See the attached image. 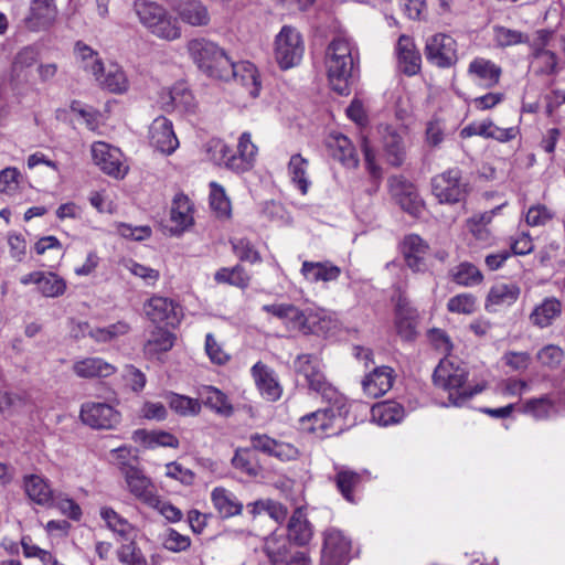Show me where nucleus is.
<instances>
[{
	"instance_id": "12",
	"label": "nucleus",
	"mask_w": 565,
	"mask_h": 565,
	"mask_svg": "<svg viewBox=\"0 0 565 565\" xmlns=\"http://www.w3.org/2000/svg\"><path fill=\"white\" fill-rule=\"evenodd\" d=\"M149 145L163 154L173 153L179 147V140L174 134L172 121L159 116L149 126Z\"/></svg>"
},
{
	"instance_id": "39",
	"label": "nucleus",
	"mask_w": 565,
	"mask_h": 565,
	"mask_svg": "<svg viewBox=\"0 0 565 565\" xmlns=\"http://www.w3.org/2000/svg\"><path fill=\"white\" fill-rule=\"evenodd\" d=\"M170 215L178 232H183L193 223L192 205L186 195L177 194L174 196Z\"/></svg>"
},
{
	"instance_id": "57",
	"label": "nucleus",
	"mask_w": 565,
	"mask_h": 565,
	"mask_svg": "<svg viewBox=\"0 0 565 565\" xmlns=\"http://www.w3.org/2000/svg\"><path fill=\"white\" fill-rule=\"evenodd\" d=\"M450 312L470 315L476 310V297L471 294H460L448 300Z\"/></svg>"
},
{
	"instance_id": "35",
	"label": "nucleus",
	"mask_w": 565,
	"mask_h": 565,
	"mask_svg": "<svg viewBox=\"0 0 565 565\" xmlns=\"http://www.w3.org/2000/svg\"><path fill=\"white\" fill-rule=\"evenodd\" d=\"M200 398L206 407L222 416L228 417L234 412L227 396L214 386H204L200 391Z\"/></svg>"
},
{
	"instance_id": "63",
	"label": "nucleus",
	"mask_w": 565,
	"mask_h": 565,
	"mask_svg": "<svg viewBox=\"0 0 565 565\" xmlns=\"http://www.w3.org/2000/svg\"><path fill=\"white\" fill-rule=\"evenodd\" d=\"M118 559L120 563H122L125 565H145L146 564V561H145L140 550L132 542L120 546V548L118 550Z\"/></svg>"
},
{
	"instance_id": "40",
	"label": "nucleus",
	"mask_w": 565,
	"mask_h": 565,
	"mask_svg": "<svg viewBox=\"0 0 565 565\" xmlns=\"http://www.w3.org/2000/svg\"><path fill=\"white\" fill-rule=\"evenodd\" d=\"M175 337L170 331L156 328L151 331L149 339L143 345L147 355L153 356L162 352H168L174 344Z\"/></svg>"
},
{
	"instance_id": "28",
	"label": "nucleus",
	"mask_w": 565,
	"mask_h": 565,
	"mask_svg": "<svg viewBox=\"0 0 565 565\" xmlns=\"http://www.w3.org/2000/svg\"><path fill=\"white\" fill-rule=\"evenodd\" d=\"M328 148L331 156L342 164L356 168L359 159L350 139L343 135L331 136L328 140Z\"/></svg>"
},
{
	"instance_id": "62",
	"label": "nucleus",
	"mask_w": 565,
	"mask_h": 565,
	"mask_svg": "<svg viewBox=\"0 0 565 565\" xmlns=\"http://www.w3.org/2000/svg\"><path fill=\"white\" fill-rule=\"evenodd\" d=\"M25 494H53L49 481L40 475H26L23 478Z\"/></svg>"
},
{
	"instance_id": "6",
	"label": "nucleus",
	"mask_w": 565,
	"mask_h": 565,
	"mask_svg": "<svg viewBox=\"0 0 565 565\" xmlns=\"http://www.w3.org/2000/svg\"><path fill=\"white\" fill-rule=\"evenodd\" d=\"M470 183L458 167L435 175L431 179L433 194L440 203L455 204L465 201L470 192Z\"/></svg>"
},
{
	"instance_id": "36",
	"label": "nucleus",
	"mask_w": 565,
	"mask_h": 565,
	"mask_svg": "<svg viewBox=\"0 0 565 565\" xmlns=\"http://www.w3.org/2000/svg\"><path fill=\"white\" fill-rule=\"evenodd\" d=\"M319 320V316L313 313L311 310L302 311L291 305L285 323L291 330L302 332L303 334H309L316 332L315 327Z\"/></svg>"
},
{
	"instance_id": "3",
	"label": "nucleus",
	"mask_w": 565,
	"mask_h": 565,
	"mask_svg": "<svg viewBox=\"0 0 565 565\" xmlns=\"http://www.w3.org/2000/svg\"><path fill=\"white\" fill-rule=\"evenodd\" d=\"M188 51L206 75L221 81H230L233 75V60L217 44L205 39L189 42Z\"/></svg>"
},
{
	"instance_id": "51",
	"label": "nucleus",
	"mask_w": 565,
	"mask_h": 565,
	"mask_svg": "<svg viewBox=\"0 0 565 565\" xmlns=\"http://www.w3.org/2000/svg\"><path fill=\"white\" fill-rule=\"evenodd\" d=\"M536 360L543 367L555 370L564 360V351L555 344H547L536 353Z\"/></svg>"
},
{
	"instance_id": "49",
	"label": "nucleus",
	"mask_w": 565,
	"mask_h": 565,
	"mask_svg": "<svg viewBox=\"0 0 565 565\" xmlns=\"http://www.w3.org/2000/svg\"><path fill=\"white\" fill-rule=\"evenodd\" d=\"M494 41L500 47H508L520 43H527L529 36L520 31L512 30L505 26H493Z\"/></svg>"
},
{
	"instance_id": "41",
	"label": "nucleus",
	"mask_w": 565,
	"mask_h": 565,
	"mask_svg": "<svg viewBox=\"0 0 565 565\" xmlns=\"http://www.w3.org/2000/svg\"><path fill=\"white\" fill-rule=\"evenodd\" d=\"M214 279L218 284H227L241 289H245L249 285L250 276L247 274L243 266L236 265L232 268H220L215 273Z\"/></svg>"
},
{
	"instance_id": "32",
	"label": "nucleus",
	"mask_w": 565,
	"mask_h": 565,
	"mask_svg": "<svg viewBox=\"0 0 565 565\" xmlns=\"http://www.w3.org/2000/svg\"><path fill=\"white\" fill-rule=\"evenodd\" d=\"M468 72L483 82L486 87H493L499 83L502 70L490 60L477 57L469 64Z\"/></svg>"
},
{
	"instance_id": "45",
	"label": "nucleus",
	"mask_w": 565,
	"mask_h": 565,
	"mask_svg": "<svg viewBox=\"0 0 565 565\" xmlns=\"http://www.w3.org/2000/svg\"><path fill=\"white\" fill-rule=\"evenodd\" d=\"M210 189L211 209L216 213L218 217L230 218L232 212L231 202L225 193L224 188L216 182H211Z\"/></svg>"
},
{
	"instance_id": "18",
	"label": "nucleus",
	"mask_w": 565,
	"mask_h": 565,
	"mask_svg": "<svg viewBox=\"0 0 565 565\" xmlns=\"http://www.w3.org/2000/svg\"><path fill=\"white\" fill-rule=\"evenodd\" d=\"M147 317L154 323L174 327L180 322L178 306L170 299L154 296L145 306Z\"/></svg>"
},
{
	"instance_id": "1",
	"label": "nucleus",
	"mask_w": 565,
	"mask_h": 565,
	"mask_svg": "<svg viewBox=\"0 0 565 565\" xmlns=\"http://www.w3.org/2000/svg\"><path fill=\"white\" fill-rule=\"evenodd\" d=\"M468 370L450 359H443L433 373L434 385L448 393L446 406L462 407L475 395L486 388V384H468Z\"/></svg>"
},
{
	"instance_id": "31",
	"label": "nucleus",
	"mask_w": 565,
	"mask_h": 565,
	"mask_svg": "<svg viewBox=\"0 0 565 565\" xmlns=\"http://www.w3.org/2000/svg\"><path fill=\"white\" fill-rule=\"evenodd\" d=\"M373 422L381 426H390L399 423L405 416L403 405L394 401L377 403L371 408Z\"/></svg>"
},
{
	"instance_id": "46",
	"label": "nucleus",
	"mask_w": 565,
	"mask_h": 565,
	"mask_svg": "<svg viewBox=\"0 0 565 565\" xmlns=\"http://www.w3.org/2000/svg\"><path fill=\"white\" fill-rule=\"evenodd\" d=\"M171 409L181 416H194L201 412V403L198 399L171 393L167 397Z\"/></svg>"
},
{
	"instance_id": "13",
	"label": "nucleus",
	"mask_w": 565,
	"mask_h": 565,
	"mask_svg": "<svg viewBox=\"0 0 565 565\" xmlns=\"http://www.w3.org/2000/svg\"><path fill=\"white\" fill-rule=\"evenodd\" d=\"M397 68L407 76H414L420 71L422 55L416 47L414 40L402 34L395 46Z\"/></svg>"
},
{
	"instance_id": "2",
	"label": "nucleus",
	"mask_w": 565,
	"mask_h": 565,
	"mask_svg": "<svg viewBox=\"0 0 565 565\" xmlns=\"http://www.w3.org/2000/svg\"><path fill=\"white\" fill-rule=\"evenodd\" d=\"M326 67L330 85L339 95L350 94V81L356 71L351 42L342 36L334 38L326 50Z\"/></svg>"
},
{
	"instance_id": "56",
	"label": "nucleus",
	"mask_w": 565,
	"mask_h": 565,
	"mask_svg": "<svg viewBox=\"0 0 565 565\" xmlns=\"http://www.w3.org/2000/svg\"><path fill=\"white\" fill-rule=\"evenodd\" d=\"M214 507L222 518H231L242 512L243 504L237 497H212Z\"/></svg>"
},
{
	"instance_id": "27",
	"label": "nucleus",
	"mask_w": 565,
	"mask_h": 565,
	"mask_svg": "<svg viewBox=\"0 0 565 565\" xmlns=\"http://www.w3.org/2000/svg\"><path fill=\"white\" fill-rule=\"evenodd\" d=\"M252 373L262 395L268 401H277L281 396V387L274 376V372L263 364L257 362L252 367Z\"/></svg>"
},
{
	"instance_id": "44",
	"label": "nucleus",
	"mask_w": 565,
	"mask_h": 565,
	"mask_svg": "<svg viewBox=\"0 0 565 565\" xmlns=\"http://www.w3.org/2000/svg\"><path fill=\"white\" fill-rule=\"evenodd\" d=\"M124 476L132 494H152L150 479L137 466L126 468Z\"/></svg>"
},
{
	"instance_id": "50",
	"label": "nucleus",
	"mask_w": 565,
	"mask_h": 565,
	"mask_svg": "<svg viewBox=\"0 0 565 565\" xmlns=\"http://www.w3.org/2000/svg\"><path fill=\"white\" fill-rule=\"evenodd\" d=\"M206 152L209 159L217 166H225L230 169V161L232 160V150L230 147L220 139H212L206 143Z\"/></svg>"
},
{
	"instance_id": "33",
	"label": "nucleus",
	"mask_w": 565,
	"mask_h": 565,
	"mask_svg": "<svg viewBox=\"0 0 565 565\" xmlns=\"http://www.w3.org/2000/svg\"><path fill=\"white\" fill-rule=\"evenodd\" d=\"M74 373L84 379L89 377H106L111 375L116 369L114 365L105 362L99 358H86L77 361L73 365Z\"/></svg>"
},
{
	"instance_id": "4",
	"label": "nucleus",
	"mask_w": 565,
	"mask_h": 565,
	"mask_svg": "<svg viewBox=\"0 0 565 565\" xmlns=\"http://www.w3.org/2000/svg\"><path fill=\"white\" fill-rule=\"evenodd\" d=\"M134 9L141 24L156 36L168 41L180 38L181 32L175 20L160 4L147 0H136Z\"/></svg>"
},
{
	"instance_id": "60",
	"label": "nucleus",
	"mask_w": 565,
	"mask_h": 565,
	"mask_svg": "<svg viewBox=\"0 0 565 565\" xmlns=\"http://www.w3.org/2000/svg\"><path fill=\"white\" fill-rule=\"evenodd\" d=\"M337 487L342 494L358 490L362 476L352 470H340L337 475Z\"/></svg>"
},
{
	"instance_id": "9",
	"label": "nucleus",
	"mask_w": 565,
	"mask_h": 565,
	"mask_svg": "<svg viewBox=\"0 0 565 565\" xmlns=\"http://www.w3.org/2000/svg\"><path fill=\"white\" fill-rule=\"evenodd\" d=\"M425 55L427 61L437 67H451L458 61L457 42L444 33L431 35L426 41Z\"/></svg>"
},
{
	"instance_id": "8",
	"label": "nucleus",
	"mask_w": 565,
	"mask_h": 565,
	"mask_svg": "<svg viewBox=\"0 0 565 565\" xmlns=\"http://www.w3.org/2000/svg\"><path fill=\"white\" fill-rule=\"evenodd\" d=\"M275 57L282 70L297 65L303 55V42L300 33L291 28L284 26L276 36Z\"/></svg>"
},
{
	"instance_id": "29",
	"label": "nucleus",
	"mask_w": 565,
	"mask_h": 565,
	"mask_svg": "<svg viewBox=\"0 0 565 565\" xmlns=\"http://www.w3.org/2000/svg\"><path fill=\"white\" fill-rule=\"evenodd\" d=\"M313 536L311 524L306 519L302 508H297L288 523V539L297 545L308 544Z\"/></svg>"
},
{
	"instance_id": "23",
	"label": "nucleus",
	"mask_w": 565,
	"mask_h": 565,
	"mask_svg": "<svg viewBox=\"0 0 565 565\" xmlns=\"http://www.w3.org/2000/svg\"><path fill=\"white\" fill-rule=\"evenodd\" d=\"M160 102L166 110L179 109L180 111H192L194 97L184 84H177L160 94Z\"/></svg>"
},
{
	"instance_id": "47",
	"label": "nucleus",
	"mask_w": 565,
	"mask_h": 565,
	"mask_svg": "<svg viewBox=\"0 0 565 565\" xmlns=\"http://www.w3.org/2000/svg\"><path fill=\"white\" fill-rule=\"evenodd\" d=\"M452 279L455 282L461 286H475L479 285L483 276L481 271L470 263H461L452 271Z\"/></svg>"
},
{
	"instance_id": "61",
	"label": "nucleus",
	"mask_w": 565,
	"mask_h": 565,
	"mask_svg": "<svg viewBox=\"0 0 565 565\" xmlns=\"http://www.w3.org/2000/svg\"><path fill=\"white\" fill-rule=\"evenodd\" d=\"M235 255L243 262L256 263L260 259L254 245L246 238L231 241Z\"/></svg>"
},
{
	"instance_id": "19",
	"label": "nucleus",
	"mask_w": 565,
	"mask_h": 565,
	"mask_svg": "<svg viewBox=\"0 0 565 565\" xmlns=\"http://www.w3.org/2000/svg\"><path fill=\"white\" fill-rule=\"evenodd\" d=\"M92 157L96 166L105 173L113 177H122L120 152L103 141L94 142L92 146Z\"/></svg>"
},
{
	"instance_id": "14",
	"label": "nucleus",
	"mask_w": 565,
	"mask_h": 565,
	"mask_svg": "<svg viewBox=\"0 0 565 565\" xmlns=\"http://www.w3.org/2000/svg\"><path fill=\"white\" fill-rule=\"evenodd\" d=\"M401 250L408 268L414 273L427 269L426 256L429 245L417 234H408L401 243Z\"/></svg>"
},
{
	"instance_id": "5",
	"label": "nucleus",
	"mask_w": 565,
	"mask_h": 565,
	"mask_svg": "<svg viewBox=\"0 0 565 565\" xmlns=\"http://www.w3.org/2000/svg\"><path fill=\"white\" fill-rule=\"evenodd\" d=\"M294 370L303 377L308 388L321 395L323 401H341V394L327 381L318 356L299 354L294 361Z\"/></svg>"
},
{
	"instance_id": "16",
	"label": "nucleus",
	"mask_w": 565,
	"mask_h": 565,
	"mask_svg": "<svg viewBox=\"0 0 565 565\" xmlns=\"http://www.w3.org/2000/svg\"><path fill=\"white\" fill-rule=\"evenodd\" d=\"M382 150L385 161L392 167H401L406 161L407 151L404 138L392 127L385 126L381 130Z\"/></svg>"
},
{
	"instance_id": "24",
	"label": "nucleus",
	"mask_w": 565,
	"mask_h": 565,
	"mask_svg": "<svg viewBox=\"0 0 565 565\" xmlns=\"http://www.w3.org/2000/svg\"><path fill=\"white\" fill-rule=\"evenodd\" d=\"M257 147L252 142L250 135L243 132L238 139L237 154L232 152V160L230 161V170L242 173L253 168Z\"/></svg>"
},
{
	"instance_id": "22",
	"label": "nucleus",
	"mask_w": 565,
	"mask_h": 565,
	"mask_svg": "<svg viewBox=\"0 0 565 565\" xmlns=\"http://www.w3.org/2000/svg\"><path fill=\"white\" fill-rule=\"evenodd\" d=\"M180 19L193 26H204L210 22L206 7L200 0H172Z\"/></svg>"
},
{
	"instance_id": "30",
	"label": "nucleus",
	"mask_w": 565,
	"mask_h": 565,
	"mask_svg": "<svg viewBox=\"0 0 565 565\" xmlns=\"http://www.w3.org/2000/svg\"><path fill=\"white\" fill-rule=\"evenodd\" d=\"M99 85L114 94H122L128 89L129 83L124 70L117 64L105 66L102 74L94 75Z\"/></svg>"
},
{
	"instance_id": "25",
	"label": "nucleus",
	"mask_w": 565,
	"mask_h": 565,
	"mask_svg": "<svg viewBox=\"0 0 565 565\" xmlns=\"http://www.w3.org/2000/svg\"><path fill=\"white\" fill-rule=\"evenodd\" d=\"M562 309V302L557 298L547 297L534 307L529 319L537 328H547L561 316Z\"/></svg>"
},
{
	"instance_id": "43",
	"label": "nucleus",
	"mask_w": 565,
	"mask_h": 565,
	"mask_svg": "<svg viewBox=\"0 0 565 565\" xmlns=\"http://www.w3.org/2000/svg\"><path fill=\"white\" fill-rule=\"evenodd\" d=\"M38 289L44 297H60L66 290V281L55 273L42 271Z\"/></svg>"
},
{
	"instance_id": "15",
	"label": "nucleus",
	"mask_w": 565,
	"mask_h": 565,
	"mask_svg": "<svg viewBox=\"0 0 565 565\" xmlns=\"http://www.w3.org/2000/svg\"><path fill=\"white\" fill-rule=\"evenodd\" d=\"M390 186L397 203L412 216H419L423 211V202L412 183L401 177L390 179Z\"/></svg>"
},
{
	"instance_id": "59",
	"label": "nucleus",
	"mask_w": 565,
	"mask_h": 565,
	"mask_svg": "<svg viewBox=\"0 0 565 565\" xmlns=\"http://www.w3.org/2000/svg\"><path fill=\"white\" fill-rule=\"evenodd\" d=\"M162 544L168 551L178 553L188 550L190 547L191 540L189 536L179 533L174 529H168Z\"/></svg>"
},
{
	"instance_id": "53",
	"label": "nucleus",
	"mask_w": 565,
	"mask_h": 565,
	"mask_svg": "<svg viewBox=\"0 0 565 565\" xmlns=\"http://www.w3.org/2000/svg\"><path fill=\"white\" fill-rule=\"evenodd\" d=\"M75 50L82 62L92 61V65H88V63L83 65L84 70L90 72L93 75L102 74L105 71L102 60L92 47L82 42H77Z\"/></svg>"
},
{
	"instance_id": "21",
	"label": "nucleus",
	"mask_w": 565,
	"mask_h": 565,
	"mask_svg": "<svg viewBox=\"0 0 565 565\" xmlns=\"http://www.w3.org/2000/svg\"><path fill=\"white\" fill-rule=\"evenodd\" d=\"M250 443L254 450L274 456L280 460H291L298 456V450L294 446L277 441L267 435H253Z\"/></svg>"
},
{
	"instance_id": "64",
	"label": "nucleus",
	"mask_w": 565,
	"mask_h": 565,
	"mask_svg": "<svg viewBox=\"0 0 565 565\" xmlns=\"http://www.w3.org/2000/svg\"><path fill=\"white\" fill-rule=\"evenodd\" d=\"M551 406L552 404L550 399L546 396H543L540 398L529 399L523 406V412L531 414L537 419H542L548 416Z\"/></svg>"
},
{
	"instance_id": "34",
	"label": "nucleus",
	"mask_w": 565,
	"mask_h": 565,
	"mask_svg": "<svg viewBox=\"0 0 565 565\" xmlns=\"http://www.w3.org/2000/svg\"><path fill=\"white\" fill-rule=\"evenodd\" d=\"M231 79H234L245 86L252 97L258 96L260 82L254 64L249 62L235 63L233 61V75L231 76Z\"/></svg>"
},
{
	"instance_id": "52",
	"label": "nucleus",
	"mask_w": 565,
	"mask_h": 565,
	"mask_svg": "<svg viewBox=\"0 0 565 565\" xmlns=\"http://www.w3.org/2000/svg\"><path fill=\"white\" fill-rule=\"evenodd\" d=\"M233 466L248 476H257L259 466L256 462L255 452L250 449H241L235 452L232 459Z\"/></svg>"
},
{
	"instance_id": "37",
	"label": "nucleus",
	"mask_w": 565,
	"mask_h": 565,
	"mask_svg": "<svg viewBox=\"0 0 565 565\" xmlns=\"http://www.w3.org/2000/svg\"><path fill=\"white\" fill-rule=\"evenodd\" d=\"M290 540L288 536L273 533L264 542V552L274 565H284L289 554Z\"/></svg>"
},
{
	"instance_id": "54",
	"label": "nucleus",
	"mask_w": 565,
	"mask_h": 565,
	"mask_svg": "<svg viewBox=\"0 0 565 565\" xmlns=\"http://www.w3.org/2000/svg\"><path fill=\"white\" fill-rule=\"evenodd\" d=\"M100 516L106 522L107 527L113 532L124 537L129 535L131 525L113 509L103 508L100 510Z\"/></svg>"
},
{
	"instance_id": "58",
	"label": "nucleus",
	"mask_w": 565,
	"mask_h": 565,
	"mask_svg": "<svg viewBox=\"0 0 565 565\" xmlns=\"http://www.w3.org/2000/svg\"><path fill=\"white\" fill-rule=\"evenodd\" d=\"M554 215L546 205L537 204L529 209L525 221L530 226H544L553 220Z\"/></svg>"
},
{
	"instance_id": "38",
	"label": "nucleus",
	"mask_w": 565,
	"mask_h": 565,
	"mask_svg": "<svg viewBox=\"0 0 565 565\" xmlns=\"http://www.w3.org/2000/svg\"><path fill=\"white\" fill-rule=\"evenodd\" d=\"M301 273L311 282L332 281L340 276V268L329 263L303 262Z\"/></svg>"
},
{
	"instance_id": "48",
	"label": "nucleus",
	"mask_w": 565,
	"mask_h": 565,
	"mask_svg": "<svg viewBox=\"0 0 565 565\" xmlns=\"http://www.w3.org/2000/svg\"><path fill=\"white\" fill-rule=\"evenodd\" d=\"M253 514H268L276 522L285 521L288 510L281 503L271 499L258 500L252 505Z\"/></svg>"
},
{
	"instance_id": "11",
	"label": "nucleus",
	"mask_w": 565,
	"mask_h": 565,
	"mask_svg": "<svg viewBox=\"0 0 565 565\" xmlns=\"http://www.w3.org/2000/svg\"><path fill=\"white\" fill-rule=\"evenodd\" d=\"M351 541L335 529L324 532L321 563L322 565H343L349 561Z\"/></svg>"
},
{
	"instance_id": "42",
	"label": "nucleus",
	"mask_w": 565,
	"mask_h": 565,
	"mask_svg": "<svg viewBox=\"0 0 565 565\" xmlns=\"http://www.w3.org/2000/svg\"><path fill=\"white\" fill-rule=\"evenodd\" d=\"M307 166L308 160L302 158L301 154L297 153L291 156L289 163H288V170L289 174L291 177V181L300 190L302 194H306L308 192L310 181L307 178Z\"/></svg>"
},
{
	"instance_id": "7",
	"label": "nucleus",
	"mask_w": 565,
	"mask_h": 565,
	"mask_svg": "<svg viewBox=\"0 0 565 565\" xmlns=\"http://www.w3.org/2000/svg\"><path fill=\"white\" fill-rule=\"evenodd\" d=\"M329 405L307 414L300 418V429L307 433L319 434L320 437L328 435L332 428L333 422L348 413L345 399L341 395V401H326Z\"/></svg>"
},
{
	"instance_id": "26",
	"label": "nucleus",
	"mask_w": 565,
	"mask_h": 565,
	"mask_svg": "<svg viewBox=\"0 0 565 565\" xmlns=\"http://www.w3.org/2000/svg\"><path fill=\"white\" fill-rule=\"evenodd\" d=\"M521 294V289L516 284H495L489 290L486 300V309L489 312L497 310V307L511 306L514 303Z\"/></svg>"
},
{
	"instance_id": "10",
	"label": "nucleus",
	"mask_w": 565,
	"mask_h": 565,
	"mask_svg": "<svg viewBox=\"0 0 565 565\" xmlns=\"http://www.w3.org/2000/svg\"><path fill=\"white\" fill-rule=\"evenodd\" d=\"M81 419L96 429H111L120 422V414L106 403L87 402L81 407Z\"/></svg>"
},
{
	"instance_id": "55",
	"label": "nucleus",
	"mask_w": 565,
	"mask_h": 565,
	"mask_svg": "<svg viewBox=\"0 0 565 565\" xmlns=\"http://www.w3.org/2000/svg\"><path fill=\"white\" fill-rule=\"evenodd\" d=\"M143 502L156 509L169 522H178L182 518L181 511L169 502L160 500L159 497H140Z\"/></svg>"
},
{
	"instance_id": "17",
	"label": "nucleus",
	"mask_w": 565,
	"mask_h": 565,
	"mask_svg": "<svg viewBox=\"0 0 565 565\" xmlns=\"http://www.w3.org/2000/svg\"><path fill=\"white\" fill-rule=\"evenodd\" d=\"M394 379L392 367L386 365L375 367L364 376L362 381L363 392L372 398L381 397L392 388Z\"/></svg>"
},
{
	"instance_id": "20",
	"label": "nucleus",
	"mask_w": 565,
	"mask_h": 565,
	"mask_svg": "<svg viewBox=\"0 0 565 565\" xmlns=\"http://www.w3.org/2000/svg\"><path fill=\"white\" fill-rule=\"evenodd\" d=\"M56 13L53 0H32L25 23L32 31L46 29L55 21Z\"/></svg>"
}]
</instances>
